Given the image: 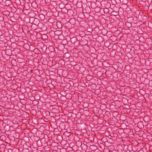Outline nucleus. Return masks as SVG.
Returning a JSON list of instances; mask_svg holds the SVG:
<instances>
[{"label":"nucleus","instance_id":"nucleus-5","mask_svg":"<svg viewBox=\"0 0 152 152\" xmlns=\"http://www.w3.org/2000/svg\"><path fill=\"white\" fill-rule=\"evenodd\" d=\"M37 18H35L34 19V20H37Z\"/></svg>","mask_w":152,"mask_h":152},{"label":"nucleus","instance_id":"nucleus-1","mask_svg":"<svg viewBox=\"0 0 152 152\" xmlns=\"http://www.w3.org/2000/svg\"><path fill=\"white\" fill-rule=\"evenodd\" d=\"M54 33L56 34H57L58 36L62 34V32L61 31L57 30L55 31Z\"/></svg>","mask_w":152,"mask_h":152},{"label":"nucleus","instance_id":"nucleus-4","mask_svg":"<svg viewBox=\"0 0 152 152\" xmlns=\"http://www.w3.org/2000/svg\"><path fill=\"white\" fill-rule=\"evenodd\" d=\"M150 4L152 5V1H151V3Z\"/></svg>","mask_w":152,"mask_h":152},{"label":"nucleus","instance_id":"nucleus-3","mask_svg":"<svg viewBox=\"0 0 152 152\" xmlns=\"http://www.w3.org/2000/svg\"><path fill=\"white\" fill-rule=\"evenodd\" d=\"M39 17H42V19H43V20L45 18V16L42 14H40L39 15Z\"/></svg>","mask_w":152,"mask_h":152},{"label":"nucleus","instance_id":"nucleus-2","mask_svg":"<svg viewBox=\"0 0 152 152\" xmlns=\"http://www.w3.org/2000/svg\"><path fill=\"white\" fill-rule=\"evenodd\" d=\"M148 9L150 10V11L152 10V5H151L150 4L149 5V6L148 7Z\"/></svg>","mask_w":152,"mask_h":152}]
</instances>
